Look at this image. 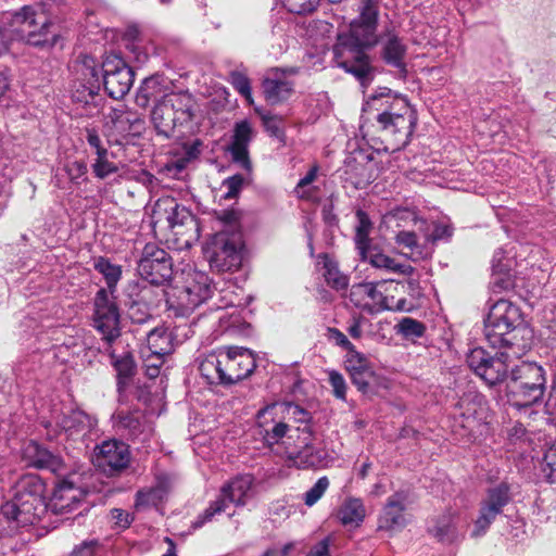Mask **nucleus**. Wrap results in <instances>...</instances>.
Returning a JSON list of instances; mask_svg holds the SVG:
<instances>
[{
  "label": "nucleus",
  "instance_id": "obj_1",
  "mask_svg": "<svg viewBox=\"0 0 556 556\" xmlns=\"http://www.w3.org/2000/svg\"><path fill=\"white\" fill-rule=\"evenodd\" d=\"M378 16L379 11L370 5V0H366L359 16L351 22L348 33L338 34L333 46L337 66L354 75L363 87L374 79L375 71L365 49L378 42Z\"/></svg>",
  "mask_w": 556,
  "mask_h": 556
},
{
  "label": "nucleus",
  "instance_id": "obj_2",
  "mask_svg": "<svg viewBox=\"0 0 556 556\" xmlns=\"http://www.w3.org/2000/svg\"><path fill=\"white\" fill-rule=\"evenodd\" d=\"M367 106L378 112L376 121L386 149L395 152L405 148L417 124V115L406 98L388 88L370 96Z\"/></svg>",
  "mask_w": 556,
  "mask_h": 556
},
{
  "label": "nucleus",
  "instance_id": "obj_3",
  "mask_svg": "<svg viewBox=\"0 0 556 556\" xmlns=\"http://www.w3.org/2000/svg\"><path fill=\"white\" fill-rule=\"evenodd\" d=\"M484 336L496 349H513L514 355H523L531 348L532 331L523 325L518 306L507 300L496 301L484 320Z\"/></svg>",
  "mask_w": 556,
  "mask_h": 556
},
{
  "label": "nucleus",
  "instance_id": "obj_4",
  "mask_svg": "<svg viewBox=\"0 0 556 556\" xmlns=\"http://www.w3.org/2000/svg\"><path fill=\"white\" fill-rule=\"evenodd\" d=\"M46 484L37 475L22 476L12 488V498L2 506L8 519L21 526L35 525L47 514Z\"/></svg>",
  "mask_w": 556,
  "mask_h": 556
},
{
  "label": "nucleus",
  "instance_id": "obj_5",
  "mask_svg": "<svg viewBox=\"0 0 556 556\" xmlns=\"http://www.w3.org/2000/svg\"><path fill=\"white\" fill-rule=\"evenodd\" d=\"M546 391V370L535 362H521L509 370L505 395L517 409L541 404Z\"/></svg>",
  "mask_w": 556,
  "mask_h": 556
},
{
  "label": "nucleus",
  "instance_id": "obj_6",
  "mask_svg": "<svg viewBox=\"0 0 556 556\" xmlns=\"http://www.w3.org/2000/svg\"><path fill=\"white\" fill-rule=\"evenodd\" d=\"M255 367L253 353L249 349L236 346L207 356L200 364V371L211 383L230 386L248 378Z\"/></svg>",
  "mask_w": 556,
  "mask_h": 556
},
{
  "label": "nucleus",
  "instance_id": "obj_7",
  "mask_svg": "<svg viewBox=\"0 0 556 556\" xmlns=\"http://www.w3.org/2000/svg\"><path fill=\"white\" fill-rule=\"evenodd\" d=\"M2 18L8 27L0 28V54L8 49L5 33H10L31 46L52 47L56 42V34L50 33L52 22L48 18L38 22L36 11L30 5H25L14 13L7 12Z\"/></svg>",
  "mask_w": 556,
  "mask_h": 556
},
{
  "label": "nucleus",
  "instance_id": "obj_8",
  "mask_svg": "<svg viewBox=\"0 0 556 556\" xmlns=\"http://www.w3.org/2000/svg\"><path fill=\"white\" fill-rule=\"evenodd\" d=\"M244 242L239 231L219 230L204 247V255L212 269L224 273L241 266Z\"/></svg>",
  "mask_w": 556,
  "mask_h": 556
},
{
  "label": "nucleus",
  "instance_id": "obj_9",
  "mask_svg": "<svg viewBox=\"0 0 556 556\" xmlns=\"http://www.w3.org/2000/svg\"><path fill=\"white\" fill-rule=\"evenodd\" d=\"M522 355H514L513 349H504L490 355L484 349H472L467 355L468 366L489 386L508 380L509 365L513 359Z\"/></svg>",
  "mask_w": 556,
  "mask_h": 556
},
{
  "label": "nucleus",
  "instance_id": "obj_10",
  "mask_svg": "<svg viewBox=\"0 0 556 556\" xmlns=\"http://www.w3.org/2000/svg\"><path fill=\"white\" fill-rule=\"evenodd\" d=\"M254 478L251 475H240L225 483L219 496L193 522L194 528H201L211 521L215 515L226 511L229 504L244 506L252 496Z\"/></svg>",
  "mask_w": 556,
  "mask_h": 556
},
{
  "label": "nucleus",
  "instance_id": "obj_11",
  "mask_svg": "<svg viewBox=\"0 0 556 556\" xmlns=\"http://www.w3.org/2000/svg\"><path fill=\"white\" fill-rule=\"evenodd\" d=\"M283 412V406L279 404H271L261 409L256 416L258 434L262 437L267 446L275 444H286L290 448L294 441H296V428L291 429L285 422L280 414Z\"/></svg>",
  "mask_w": 556,
  "mask_h": 556
},
{
  "label": "nucleus",
  "instance_id": "obj_12",
  "mask_svg": "<svg viewBox=\"0 0 556 556\" xmlns=\"http://www.w3.org/2000/svg\"><path fill=\"white\" fill-rule=\"evenodd\" d=\"M155 215L166 214V220L175 236L182 238L184 244L189 247L198 240L200 235L199 223L187 207L179 205L174 199H163L155 203Z\"/></svg>",
  "mask_w": 556,
  "mask_h": 556
},
{
  "label": "nucleus",
  "instance_id": "obj_13",
  "mask_svg": "<svg viewBox=\"0 0 556 556\" xmlns=\"http://www.w3.org/2000/svg\"><path fill=\"white\" fill-rule=\"evenodd\" d=\"M140 277L151 285L161 286L168 281L173 274L169 254L154 243H147L138 262Z\"/></svg>",
  "mask_w": 556,
  "mask_h": 556
},
{
  "label": "nucleus",
  "instance_id": "obj_14",
  "mask_svg": "<svg viewBox=\"0 0 556 556\" xmlns=\"http://www.w3.org/2000/svg\"><path fill=\"white\" fill-rule=\"evenodd\" d=\"M93 327L102 334L106 345H112L121 336L118 308L105 289L96 293Z\"/></svg>",
  "mask_w": 556,
  "mask_h": 556
},
{
  "label": "nucleus",
  "instance_id": "obj_15",
  "mask_svg": "<svg viewBox=\"0 0 556 556\" xmlns=\"http://www.w3.org/2000/svg\"><path fill=\"white\" fill-rule=\"evenodd\" d=\"M104 90L115 100L123 99L134 83V71L117 55H108L102 62Z\"/></svg>",
  "mask_w": 556,
  "mask_h": 556
},
{
  "label": "nucleus",
  "instance_id": "obj_16",
  "mask_svg": "<svg viewBox=\"0 0 556 556\" xmlns=\"http://www.w3.org/2000/svg\"><path fill=\"white\" fill-rule=\"evenodd\" d=\"M92 463L108 476L117 475L130 463L129 447L115 439L105 440L94 447Z\"/></svg>",
  "mask_w": 556,
  "mask_h": 556
},
{
  "label": "nucleus",
  "instance_id": "obj_17",
  "mask_svg": "<svg viewBox=\"0 0 556 556\" xmlns=\"http://www.w3.org/2000/svg\"><path fill=\"white\" fill-rule=\"evenodd\" d=\"M296 441H294L292 451L289 452L290 459L299 468H320L327 465V452L324 448L313 445V431L311 426L305 424L298 427Z\"/></svg>",
  "mask_w": 556,
  "mask_h": 556
},
{
  "label": "nucleus",
  "instance_id": "obj_18",
  "mask_svg": "<svg viewBox=\"0 0 556 556\" xmlns=\"http://www.w3.org/2000/svg\"><path fill=\"white\" fill-rule=\"evenodd\" d=\"M486 418L485 401L478 394H465L457 403L455 419L458 425L473 437Z\"/></svg>",
  "mask_w": 556,
  "mask_h": 556
},
{
  "label": "nucleus",
  "instance_id": "obj_19",
  "mask_svg": "<svg viewBox=\"0 0 556 556\" xmlns=\"http://www.w3.org/2000/svg\"><path fill=\"white\" fill-rule=\"evenodd\" d=\"M379 283L362 282L353 285L350 290L349 299L351 303L365 312L370 314L379 313L383 309H389L390 306L387 298L383 296L377 287Z\"/></svg>",
  "mask_w": 556,
  "mask_h": 556
},
{
  "label": "nucleus",
  "instance_id": "obj_20",
  "mask_svg": "<svg viewBox=\"0 0 556 556\" xmlns=\"http://www.w3.org/2000/svg\"><path fill=\"white\" fill-rule=\"evenodd\" d=\"M79 72L86 83H75L73 86L72 98L75 102L89 104L93 102L100 89L99 72L96 68L94 60L85 58L79 65Z\"/></svg>",
  "mask_w": 556,
  "mask_h": 556
},
{
  "label": "nucleus",
  "instance_id": "obj_21",
  "mask_svg": "<svg viewBox=\"0 0 556 556\" xmlns=\"http://www.w3.org/2000/svg\"><path fill=\"white\" fill-rule=\"evenodd\" d=\"M342 178L355 189H363L371 181V165L364 153L358 152L346 157Z\"/></svg>",
  "mask_w": 556,
  "mask_h": 556
},
{
  "label": "nucleus",
  "instance_id": "obj_22",
  "mask_svg": "<svg viewBox=\"0 0 556 556\" xmlns=\"http://www.w3.org/2000/svg\"><path fill=\"white\" fill-rule=\"evenodd\" d=\"M429 534L442 544H454L464 536L459 518L453 513H445L432 519L428 527Z\"/></svg>",
  "mask_w": 556,
  "mask_h": 556
},
{
  "label": "nucleus",
  "instance_id": "obj_23",
  "mask_svg": "<svg viewBox=\"0 0 556 556\" xmlns=\"http://www.w3.org/2000/svg\"><path fill=\"white\" fill-rule=\"evenodd\" d=\"M405 514V496L395 493L390 496L379 516V529L399 531L407 525Z\"/></svg>",
  "mask_w": 556,
  "mask_h": 556
},
{
  "label": "nucleus",
  "instance_id": "obj_24",
  "mask_svg": "<svg viewBox=\"0 0 556 556\" xmlns=\"http://www.w3.org/2000/svg\"><path fill=\"white\" fill-rule=\"evenodd\" d=\"M252 136L253 130L250 123L248 121H241L235 126L231 143L228 148L232 161L247 170L251 169L248 148Z\"/></svg>",
  "mask_w": 556,
  "mask_h": 556
},
{
  "label": "nucleus",
  "instance_id": "obj_25",
  "mask_svg": "<svg viewBox=\"0 0 556 556\" xmlns=\"http://www.w3.org/2000/svg\"><path fill=\"white\" fill-rule=\"evenodd\" d=\"M293 91V83L279 68L270 70L263 80V92L267 102L277 104L287 100Z\"/></svg>",
  "mask_w": 556,
  "mask_h": 556
},
{
  "label": "nucleus",
  "instance_id": "obj_26",
  "mask_svg": "<svg viewBox=\"0 0 556 556\" xmlns=\"http://www.w3.org/2000/svg\"><path fill=\"white\" fill-rule=\"evenodd\" d=\"M23 459L27 466L48 469L54 473H60L64 468L63 462L58 456L33 441L24 446Z\"/></svg>",
  "mask_w": 556,
  "mask_h": 556
},
{
  "label": "nucleus",
  "instance_id": "obj_27",
  "mask_svg": "<svg viewBox=\"0 0 556 556\" xmlns=\"http://www.w3.org/2000/svg\"><path fill=\"white\" fill-rule=\"evenodd\" d=\"M96 419L80 409L64 414L59 422L66 438L77 441L87 435L96 426Z\"/></svg>",
  "mask_w": 556,
  "mask_h": 556
},
{
  "label": "nucleus",
  "instance_id": "obj_28",
  "mask_svg": "<svg viewBox=\"0 0 556 556\" xmlns=\"http://www.w3.org/2000/svg\"><path fill=\"white\" fill-rule=\"evenodd\" d=\"M84 492L72 481H60L52 494L50 506L56 514L72 511L81 502Z\"/></svg>",
  "mask_w": 556,
  "mask_h": 556
},
{
  "label": "nucleus",
  "instance_id": "obj_29",
  "mask_svg": "<svg viewBox=\"0 0 556 556\" xmlns=\"http://www.w3.org/2000/svg\"><path fill=\"white\" fill-rule=\"evenodd\" d=\"M117 417L118 430L125 437L144 442L152 434L151 425L140 412L119 413Z\"/></svg>",
  "mask_w": 556,
  "mask_h": 556
},
{
  "label": "nucleus",
  "instance_id": "obj_30",
  "mask_svg": "<svg viewBox=\"0 0 556 556\" xmlns=\"http://www.w3.org/2000/svg\"><path fill=\"white\" fill-rule=\"evenodd\" d=\"M168 93L169 86L167 80L162 76L153 75L146 78L140 85L136 93V104L144 109L150 102L157 103L159 100H164Z\"/></svg>",
  "mask_w": 556,
  "mask_h": 556
},
{
  "label": "nucleus",
  "instance_id": "obj_31",
  "mask_svg": "<svg viewBox=\"0 0 556 556\" xmlns=\"http://www.w3.org/2000/svg\"><path fill=\"white\" fill-rule=\"evenodd\" d=\"M109 122L113 128L122 136L137 134L143 125V121L135 111L127 109L124 105L114 108L108 115Z\"/></svg>",
  "mask_w": 556,
  "mask_h": 556
},
{
  "label": "nucleus",
  "instance_id": "obj_32",
  "mask_svg": "<svg viewBox=\"0 0 556 556\" xmlns=\"http://www.w3.org/2000/svg\"><path fill=\"white\" fill-rule=\"evenodd\" d=\"M105 353L109 354L111 358V365L116 370L117 390L121 393L129 384L136 372L134 356L129 352H125L124 354L117 356L111 345L105 348Z\"/></svg>",
  "mask_w": 556,
  "mask_h": 556
},
{
  "label": "nucleus",
  "instance_id": "obj_33",
  "mask_svg": "<svg viewBox=\"0 0 556 556\" xmlns=\"http://www.w3.org/2000/svg\"><path fill=\"white\" fill-rule=\"evenodd\" d=\"M169 492V481L167 478H159L155 485L137 492L135 507L138 510H146L151 507H157Z\"/></svg>",
  "mask_w": 556,
  "mask_h": 556
},
{
  "label": "nucleus",
  "instance_id": "obj_34",
  "mask_svg": "<svg viewBox=\"0 0 556 556\" xmlns=\"http://www.w3.org/2000/svg\"><path fill=\"white\" fill-rule=\"evenodd\" d=\"M151 121L157 135L165 138L172 137L176 126L180 125L178 117L163 100L155 103L151 113Z\"/></svg>",
  "mask_w": 556,
  "mask_h": 556
},
{
  "label": "nucleus",
  "instance_id": "obj_35",
  "mask_svg": "<svg viewBox=\"0 0 556 556\" xmlns=\"http://www.w3.org/2000/svg\"><path fill=\"white\" fill-rule=\"evenodd\" d=\"M180 121V125L190 122L194 115L195 100L188 91H169L163 100Z\"/></svg>",
  "mask_w": 556,
  "mask_h": 556
},
{
  "label": "nucleus",
  "instance_id": "obj_36",
  "mask_svg": "<svg viewBox=\"0 0 556 556\" xmlns=\"http://www.w3.org/2000/svg\"><path fill=\"white\" fill-rule=\"evenodd\" d=\"M190 300L199 306L212 295V285L208 276L202 271L188 274L186 283L182 286Z\"/></svg>",
  "mask_w": 556,
  "mask_h": 556
},
{
  "label": "nucleus",
  "instance_id": "obj_37",
  "mask_svg": "<svg viewBox=\"0 0 556 556\" xmlns=\"http://www.w3.org/2000/svg\"><path fill=\"white\" fill-rule=\"evenodd\" d=\"M148 351L159 355H169L175 350V336L167 327H154L147 334Z\"/></svg>",
  "mask_w": 556,
  "mask_h": 556
},
{
  "label": "nucleus",
  "instance_id": "obj_38",
  "mask_svg": "<svg viewBox=\"0 0 556 556\" xmlns=\"http://www.w3.org/2000/svg\"><path fill=\"white\" fill-rule=\"evenodd\" d=\"M362 258L368 260L371 266L386 271L397 273L404 276H410L414 273V267L410 265L397 263L394 258L379 251L368 250L366 257Z\"/></svg>",
  "mask_w": 556,
  "mask_h": 556
},
{
  "label": "nucleus",
  "instance_id": "obj_39",
  "mask_svg": "<svg viewBox=\"0 0 556 556\" xmlns=\"http://www.w3.org/2000/svg\"><path fill=\"white\" fill-rule=\"evenodd\" d=\"M339 519L344 526L357 527L365 518V507L359 498L350 497L341 505Z\"/></svg>",
  "mask_w": 556,
  "mask_h": 556
},
{
  "label": "nucleus",
  "instance_id": "obj_40",
  "mask_svg": "<svg viewBox=\"0 0 556 556\" xmlns=\"http://www.w3.org/2000/svg\"><path fill=\"white\" fill-rule=\"evenodd\" d=\"M511 501L510 485L507 482L489 488L481 504L503 513V508Z\"/></svg>",
  "mask_w": 556,
  "mask_h": 556
},
{
  "label": "nucleus",
  "instance_id": "obj_41",
  "mask_svg": "<svg viewBox=\"0 0 556 556\" xmlns=\"http://www.w3.org/2000/svg\"><path fill=\"white\" fill-rule=\"evenodd\" d=\"M357 225L355 226V245L362 257H366L368 250H370V238L369 233L372 228V224L368 215L363 211L356 213Z\"/></svg>",
  "mask_w": 556,
  "mask_h": 556
},
{
  "label": "nucleus",
  "instance_id": "obj_42",
  "mask_svg": "<svg viewBox=\"0 0 556 556\" xmlns=\"http://www.w3.org/2000/svg\"><path fill=\"white\" fill-rule=\"evenodd\" d=\"M406 47L397 36H390L382 48L383 60L400 70L405 68L404 56Z\"/></svg>",
  "mask_w": 556,
  "mask_h": 556
},
{
  "label": "nucleus",
  "instance_id": "obj_43",
  "mask_svg": "<svg viewBox=\"0 0 556 556\" xmlns=\"http://www.w3.org/2000/svg\"><path fill=\"white\" fill-rule=\"evenodd\" d=\"M167 304L169 309H173L176 315L181 316L190 314L198 307L182 287H175L173 289V293L167 299Z\"/></svg>",
  "mask_w": 556,
  "mask_h": 556
},
{
  "label": "nucleus",
  "instance_id": "obj_44",
  "mask_svg": "<svg viewBox=\"0 0 556 556\" xmlns=\"http://www.w3.org/2000/svg\"><path fill=\"white\" fill-rule=\"evenodd\" d=\"M93 267L104 277L108 288L113 292L122 277V267L111 263L109 258L103 256H99L94 260Z\"/></svg>",
  "mask_w": 556,
  "mask_h": 556
},
{
  "label": "nucleus",
  "instance_id": "obj_45",
  "mask_svg": "<svg viewBox=\"0 0 556 556\" xmlns=\"http://www.w3.org/2000/svg\"><path fill=\"white\" fill-rule=\"evenodd\" d=\"M324 277L328 286L336 290H342L348 287V277L339 270L337 263L326 255L324 256Z\"/></svg>",
  "mask_w": 556,
  "mask_h": 556
},
{
  "label": "nucleus",
  "instance_id": "obj_46",
  "mask_svg": "<svg viewBox=\"0 0 556 556\" xmlns=\"http://www.w3.org/2000/svg\"><path fill=\"white\" fill-rule=\"evenodd\" d=\"M501 513L480 503L479 516L473 522L472 538L483 536Z\"/></svg>",
  "mask_w": 556,
  "mask_h": 556
},
{
  "label": "nucleus",
  "instance_id": "obj_47",
  "mask_svg": "<svg viewBox=\"0 0 556 556\" xmlns=\"http://www.w3.org/2000/svg\"><path fill=\"white\" fill-rule=\"evenodd\" d=\"M318 166L314 165L306 175L301 178L295 187V193L300 199L304 200H316L318 189L313 186V182L317 178Z\"/></svg>",
  "mask_w": 556,
  "mask_h": 556
},
{
  "label": "nucleus",
  "instance_id": "obj_48",
  "mask_svg": "<svg viewBox=\"0 0 556 556\" xmlns=\"http://www.w3.org/2000/svg\"><path fill=\"white\" fill-rule=\"evenodd\" d=\"M395 242L399 245L407 248L410 251V257L414 261L426 257L420 244L417 241V236L414 231L401 230L395 236Z\"/></svg>",
  "mask_w": 556,
  "mask_h": 556
},
{
  "label": "nucleus",
  "instance_id": "obj_49",
  "mask_svg": "<svg viewBox=\"0 0 556 556\" xmlns=\"http://www.w3.org/2000/svg\"><path fill=\"white\" fill-rule=\"evenodd\" d=\"M141 355L143 358L146 375L151 379L156 378L164 365L166 355L154 354L148 351L147 348L141 351Z\"/></svg>",
  "mask_w": 556,
  "mask_h": 556
},
{
  "label": "nucleus",
  "instance_id": "obj_50",
  "mask_svg": "<svg viewBox=\"0 0 556 556\" xmlns=\"http://www.w3.org/2000/svg\"><path fill=\"white\" fill-rule=\"evenodd\" d=\"M397 332L405 338H420L426 331V327L422 323L410 318L404 317L396 326Z\"/></svg>",
  "mask_w": 556,
  "mask_h": 556
},
{
  "label": "nucleus",
  "instance_id": "obj_51",
  "mask_svg": "<svg viewBox=\"0 0 556 556\" xmlns=\"http://www.w3.org/2000/svg\"><path fill=\"white\" fill-rule=\"evenodd\" d=\"M345 363L350 374L355 371L366 374L368 372V370H371L367 357L364 354L359 353L356 349L348 353Z\"/></svg>",
  "mask_w": 556,
  "mask_h": 556
},
{
  "label": "nucleus",
  "instance_id": "obj_52",
  "mask_svg": "<svg viewBox=\"0 0 556 556\" xmlns=\"http://www.w3.org/2000/svg\"><path fill=\"white\" fill-rule=\"evenodd\" d=\"M329 483V479L326 476L319 478L316 483L304 493L303 501L305 505L308 507L315 505L326 493Z\"/></svg>",
  "mask_w": 556,
  "mask_h": 556
},
{
  "label": "nucleus",
  "instance_id": "obj_53",
  "mask_svg": "<svg viewBox=\"0 0 556 556\" xmlns=\"http://www.w3.org/2000/svg\"><path fill=\"white\" fill-rule=\"evenodd\" d=\"M542 470L548 482L556 483V442L544 453Z\"/></svg>",
  "mask_w": 556,
  "mask_h": 556
},
{
  "label": "nucleus",
  "instance_id": "obj_54",
  "mask_svg": "<svg viewBox=\"0 0 556 556\" xmlns=\"http://www.w3.org/2000/svg\"><path fill=\"white\" fill-rule=\"evenodd\" d=\"M65 172L68 176V179L75 185H79L87 179L88 169L86 163L83 161H73L66 163Z\"/></svg>",
  "mask_w": 556,
  "mask_h": 556
},
{
  "label": "nucleus",
  "instance_id": "obj_55",
  "mask_svg": "<svg viewBox=\"0 0 556 556\" xmlns=\"http://www.w3.org/2000/svg\"><path fill=\"white\" fill-rule=\"evenodd\" d=\"M92 170L96 177L100 179L106 178L111 174H115L118 167L109 161V155L98 156L92 164Z\"/></svg>",
  "mask_w": 556,
  "mask_h": 556
},
{
  "label": "nucleus",
  "instance_id": "obj_56",
  "mask_svg": "<svg viewBox=\"0 0 556 556\" xmlns=\"http://www.w3.org/2000/svg\"><path fill=\"white\" fill-rule=\"evenodd\" d=\"M262 122L266 129V131L276 138H282L283 137V130H282V117L278 115H273L270 113H264L262 114Z\"/></svg>",
  "mask_w": 556,
  "mask_h": 556
},
{
  "label": "nucleus",
  "instance_id": "obj_57",
  "mask_svg": "<svg viewBox=\"0 0 556 556\" xmlns=\"http://www.w3.org/2000/svg\"><path fill=\"white\" fill-rule=\"evenodd\" d=\"M100 546V542L97 539L85 540L75 545L68 556H94Z\"/></svg>",
  "mask_w": 556,
  "mask_h": 556
},
{
  "label": "nucleus",
  "instance_id": "obj_58",
  "mask_svg": "<svg viewBox=\"0 0 556 556\" xmlns=\"http://www.w3.org/2000/svg\"><path fill=\"white\" fill-rule=\"evenodd\" d=\"M328 376L333 395L337 399L344 401L346 399V383L343 376L336 370H330Z\"/></svg>",
  "mask_w": 556,
  "mask_h": 556
},
{
  "label": "nucleus",
  "instance_id": "obj_59",
  "mask_svg": "<svg viewBox=\"0 0 556 556\" xmlns=\"http://www.w3.org/2000/svg\"><path fill=\"white\" fill-rule=\"evenodd\" d=\"M389 218L394 220L397 227H405L409 223L415 224L417 222V214L410 208H396L390 214Z\"/></svg>",
  "mask_w": 556,
  "mask_h": 556
},
{
  "label": "nucleus",
  "instance_id": "obj_60",
  "mask_svg": "<svg viewBox=\"0 0 556 556\" xmlns=\"http://www.w3.org/2000/svg\"><path fill=\"white\" fill-rule=\"evenodd\" d=\"M231 84L235 89L243 96L247 100L251 101V85L250 79L242 73H231Z\"/></svg>",
  "mask_w": 556,
  "mask_h": 556
},
{
  "label": "nucleus",
  "instance_id": "obj_61",
  "mask_svg": "<svg viewBox=\"0 0 556 556\" xmlns=\"http://www.w3.org/2000/svg\"><path fill=\"white\" fill-rule=\"evenodd\" d=\"M244 182V178L242 175H233L228 177L223 181V187L226 188V192L224 194L225 199H233L236 198L242 189Z\"/></svg>",
  "mask_w": 556,
  "mask_h": 556
},
{
  "label": "nucleus",
  "instance_id": "obj_62",
  "mask_svg": "<svg viewBox=\"0 0 556 556\" xmlns=\"http://www.w3.org/2000/svg\"><path fill=\"white\" fill-rule=\"evenodd\" d=\"M128 316L134 324H146L152 319L151 314L148 312L146 305L134 303L128 309Z\"/></svg>",
  "mask_w": 556,
  "mask_h": 556
},
{
  "label": "nucleus",
  "instance_id": "obj_63",
  "mask_svg": "<svg viewBox=\"0 0 556 556\" xmlns=\"http://www.w3.org/2000/svg\"><path fill=\"white\" fill-rule=\"evenodd\" d=\"M287 8L290 12L295 14H305L315 10V2L313 0H286Z\"/></svg>",
  "mask_w": 556,
  "mask_h": 556
},
{
  "label": "nucleus",
  "instance_id": "obj_64",
  "mask_svg": "<svg viewBox=\"0 0 556 556\" xmlns=\"http://www.w3.org/2000/svg\"><path fill=\"white\" fill-rule=\"evenodd\" d=\"M546 413L556 419V374L552 378L547 399L545 401Z\"/></svg>",
  "mask_w": 556,
  "mask_h": 556
}]
</instances>
